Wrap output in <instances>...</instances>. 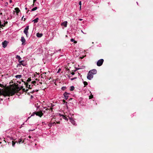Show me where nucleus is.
<instances>
[{
  "label": "nucleus",
  "instance_id": "de8ad7c7",
  "mask_svg": "<svg viewBox=\"0 0 153 153\" xmlns=\"http://www.w3.org/2000/svg\"><path fill=\"white\" fill-rule=\"evenodd\" d=\"M83 57H82V58H81V59H83Z\"/></svg>",
  "mask_w": 153,
  "mask_h": 153
},
{
  "label": "nucleus",
  "instance_id": "9b49d317",
  "mask_svg": "<svg viewBox=\"0 0 153 153\" xmlns=\"http://www.w3.org/2000/svg\"><path fill=\"white\" fill-rule=\"evenodd\" d=\"M8 42L6 40L2 42V46L4 48H5L7 45Z\"/></svg>",
  "mask_w": 153,
  "mask_h": 153
},
{
  "label": "nucleus",
  "instance_id": "09e8293b",
  "mask_svg": "<svg viewBox=\"0 0 153 153\" xmlns=\"http://www.w3.org/2000/svg\"><path fill=\"white\" fill-rule=\"evenodd\" d=\"M137 4H138V2H137Z\"/></svg>",
  "mask_w": 153,
  "mask_h": 153
},
{
  "label": "nucleus",
  "instance_id": "5701e85b",
  "mask_svg": "<svg viewBox=\"0 0 153 153\" xmlns=\"http://www.w3.org/2000/svg\"><path fill=\"white\" fill-rule=\"evenodd\" d=\"M37 7H35L31 9V11H33L36 10L37 9Z\"/></svg>",
  "mask_w": 153,
  "mask_h": 153
},
{
  "label": "nucleus",
  "instance_id": "cd10ccee",
  "mask_svg": "<svg viewBox=\"0 0 153 153\" xmlns=\"http://www.w3.org/2000/svg\"><path fill=\"white\" fill-rule=\"evenodd\" d=\"M79 5H80V9H81V1H79Z\"/></svg>",
  "mask_w": 153,
  "mask_h": 153
},
{
  "label": "nucleus",
  "instance_id": "393cba45",
  "mask_svg": "<svg viewBox=\"0 0 153 153\" xmlns=\"http://www.w3.org/2000/svg\"><path fill=\"white\" fill-rule=\"evenodd\" d=\"M48 125L50 128L52 126V123H49L48 124Z\"/></svg>",
  "mask_w": 153,
  "mask_h": 153
},
{
  "label": "nucleus",
  "instance_id": "ea45409f",
  "mask_svg": "<svg viewBox=\"0 0 153 153\" xmlns=\"http://www.w3.org/2000/svg\"><path fill=\"white\" fill-rule=\"evenodd\" d=\"M1 140V139H0V140ZM1 143H2L0 141V144H1Z\"/></svg>",
  "mask_w": 153,
  "mask_h": 153
},
{
  "label": "nucleus",
  "instance_id": "7ed1b4c3",
  "mask_svg": "<svg viewBox=\"0 0 153 153\" xmlns=\"http://www.w3.org/2000/svg\"><path fill=\"white\" fill-rule=\"evenodd\" d=\"M13 137L15 138L13 139L14 140V141H12V145L13 146H15V143H20V142H21L22 140V139L21 137L20 138H16V137L15 136H13Z\"/></svg>",
  "mask_w": 153,
  "mask_h": 153
},
{
  "label": "nucleus",
  "instance_id": "f704fd0d",
  "mask_svg": "<svg viewBox=\"0 0 153 153\" xmlns=\"http://www.w3.org/2000/svg\"><path fill=\"white\" fill-rule=\"evenodd\" d=\"M79 20L80 21H82V19H79Z\"/></svg>",
  "mask_w": 153,
  "mask_h": 153
},
{
  "label": "nucleus",
  "instance_id": "4c0bfd02",
  "mask_svg": "<svg viewBox=\"0 0 153 153\" xmlns=\"http://www.w3.org/2000/svg\"><path fill=\"white\" fill-rule=\"evenodd\" d=\"M56 123H58V124H59V123L60 122H59H59H56Z\"/></svg>",
  "mask_w": 153,
  "mask_h": 153
},
{
  "label": "nucleus",
  "instance_id": "6ab92c4d",
  "mask_svg": "<svg viewBox=\"0 0 153 153\" xmlns=\"http://www.w3.org/2000/svg\"><path fill=\"white\" fill-rule=\"evenodd\" d=\"M15 77L16 78L20 79L22 77V76L21 75H18L16 76Z\"/></svg>",
  "mask_w": 153,
  "mask_h": 153
},
{
  "label": "nucleus",
  "instance_id": "6e6552de",
  "mask_svg": "<svg viewBox=\"0 0 153 153\" xmlns=\"http://www.w3.org/2000/svg\"><path fill=\"white\" fill-rule=\"evenodd\" d=\"M104 60L103 59H101L99 60L97 62V65L98 66H101L103 64Z\"/></svg>",
  "mask_w": 153,
  "mask_h": 153
},
{
  "label": "nucleus",
  "instance_id": "a18cd8bd",
  "mask_svg": "<svg viewBox=\"0 0 153 153\" xmlns=\"http://www.w3.org/2000/svg\"><path fill=\"white\" fill-rule=\"evenodd\" d=\"M74 78V79H76V77H75V78Z\"/></svg>",
  "mask_w": 153,
  "mask_h": 153
},
{
  "label": "nucleus",
  "instance_id": "c756f323",
  "mask_svg": "<svg viewBox=\"0 0 153 153\" xmlns=\"http://www.w3.org/2000/svg\"><path fill=\"white\" fill-rule=\"evenodd\" d=\"M63 102H64V104H65L66 105L67 103V102L64 100H63Z\"/></svg>",
  "mask_w": 153,
  "mask_h": 153
},
{
  "label": "nucleus",
  "instance_id": "79ce46f5",
  "mask_svg": "<svg viewBox=\"0 0 153 153\" xmlns=\"http://www.w3.org/2000/svg\"><path fill=\"white\" fill-rule=\"evenodd\" d=\"M6 4H8V3L7 2H6Z\"/></svg>",
  "mask_w": 153,
  "mask_h": 153
},
{
  "label": "nucleus",
  "instance_id": "c85d7f7f",
  "mask_svg": "<svg viewBox=\"0 0 153 153\" xmlns=\"http://www.w3.org/2000/svg\"><path fill=\"white\" fill-rule=\"evenodd\" d=\"M93 95H91L89 96V98L90 99L92 98H93Z\"/></svg>",
  "mask_w": 153,
  "mask_h": 153
},
{
  "label": "nucleus",
  "instance_id": "7c9ffc66",
  "mask_svg": "<svg viewBox=\"0 0 153 153\" xmlns=\"http://www.w3.org/2000/svg\"><path fill=\"white\" fill-rule=\"evenodd\" d=\"M61 70V69L60 68H59V69L58 70V71H57V73H59V72Z\"/></svg>",
  "mask_w": 153,
  "mask_h": 153
},
{
  "label": "nucleus",
  "instance_id": "72a5a7b5",
  "mask_svg": "<svg viewBox=\"0 0 153 153\" xmlns=\"http://www.w3.org/2000/svg\"><path fill=\"white\" fill-rule=\"evenodd\" d=\"M9 2L10 3H11L12 2V0H9Z\"/></svg>",
  "mask_w": 153,
  "mask_h": 153
},
{
  "label": "nucleus",
  "instance_id": "aec40b11",
  "mask_svg": "<svg viewBox=\"0 0 153 153\" xmlns=\"http://www.w3.org/2000/svg\"><path fill=\"white\" fill-rule=\"evenodd\" d=\"M39 20V18H37L36 19H34L33 21V22H34V23H36L38 22V20Z\"/></svg>",
  "mask_w": 153,
  "mask_h": 153
},
{
  "label": "nucleus",
  "instance_id": "1a4fd4ad",
  "mask_svg": "<svg viewBox=\"0 0 153 153\" xmlns=\"http://www.w3.org/2000/svg\"><path fill=\"white\" fill-rule=\"evenodd\" d=\"M29 26H26L24 31V33L27 36L28 33V30L29 29Z\"/></svg>",
  "mask_w": 153,
  "mask_h": 153
},
{
  "label": "nucleus",
  "instance_id": "473e14b6",
  "mask_svg": "<svg viewBox=\"0 0 153 153\" xmlns=\"http://www.w3.org/2000/svg\"><path fill=\"white\" fill-rule=\"evenodd\" d=\"M31 80V79H28L27 80V82H30V81Z\"/></svg>",
  "mask_w": 153,
  "mask_h": 153
},
{
  "label": "nucleus",
  "instance_id": "20e7f679",
  "mask_svg": "<svg viewBox=\"0 0 153 153\" xmlns=\"http://www.w3.org/2000/svg\"><path fill=\"white\" fill-rule=\"evenodd\" d=\"M35 114L41 117L43 115V114L42 111L34 112L33 113L31 116H34Z\"/></svg>",
  "mask_w": 153,
  "mask_h": 153
},
{
  "label": "nucleus",
  "instance_id": "2eb2a0df",
  "mask_svg": "<svg viewBox=\"0 0 153 153\" xmlns=\"http://www.w3.org/2000/svg\"><path fill=\"white\" fill-rule=\"evenodd\" d=\"M21 40L22 42V44L24 43L25 42V39L24 37L23 36H22L21 37Z\"/></svg>",
  "mask_w": 153,
  "mask_h": 153
},
{
  "label": "nucleus",
  "instance_id": "49530a36",
  "mask_svg": "<svg viewBox=\"0 0 153 153\" xmlns=\"http://www.w3.org/2000/svg\"><path fill=\"white\" fill-rule=\"evenodd\" d=\"M44 123H44V122H43V123H43V124H44Z\"/></svg>",
  "mask_w": 153,
  "mask_h": 153
},
{
  "label": "nucleus",
  "instance_id": "e433bc0d",
  "mask_svg": "<svg viewBox=\"0 0 153 153\" xmlns=\"http://www.w3.org/2000/svg\"><path fill=\"white\" fill-rule=\"evenodd\" d=\"M74 79V78H73L71 79V80H73Z\"/></svg>",
  "mask_w": 153,
  "mask_h": 153
},
{
  "label": "nucleus",
  "instance_id": "4be33fe9",
  "mask_svg": "<svg viewBox=\"0 0 153 153\" xmlns=\"http://www.w3.org/2000/svg\"><path fill=\"white\" fill-rule=\"evenodd\" d=\"M71 42H74V43L75 44L76 43H77V42L76 41H75L74 39H71Z\"/></svg>",
  "mask_w": 153,
  "mask_h": 153
},
{
  "label": "nucleus",
  "instance_id": "dca6fc26",
  "mask_svg": "<svg viewBox=\"0 0 153 153\" xmlns=\"http://www.w3.org/2000/svg\"><path fill=\"white\" fill-rule=\"evenodd\" d=\"M26 86L27 88H28L29 89H31L32 88L33 86V85L31 84V85H29L28 84H27L26 85Z\"/></svg>",
  "mask_w": 153,
  "mask_h": 153
},
{
  "label": "nucleus",
  "instance_id": "c9c22d12",
  "mask_svg": "<svg viewBox=\"0 0 153 153\" xmlns=\"http://www.w3.org/2000/svg\"><path fill=\"white\" fill-rule=\"evenodd\" d=\"M36 1V0H33V3H34Z\"/></svg>",
  "mask_w": 153,
  "mask_h": 153
},
{
  "label": "nucleus",
  "instance_id": "8fccbe9b",
  "mask_svg": "<svg viewBox=\"0 0 153 153\" xmlns=\"http://www.w3.org/2000/svg\"><path fill=\"white\" fill-rule=\"evenodd\" d=\"M25 9L27 10V8H26Z\"/></svg>",
  "mask_w": 153,
  "mask_h": 153
},
{
  "label": "nucleus",
  "instance_id": "412c9836",
  "mask_svg": "<svg viewBox=\"0 0 153 153\" xmlns=\"http://www.w3.org/2000/svg\"><path fill=\"white\" fill-rule=\"evenodd\" d=\"M74 86H71L70 87V90L71 91H73L74 90Z\"/></svg>",
  "mask_w": 153,
  "mask_h": 153
},
{
  "label": "nucleus",
  "instance_id": "2f4dec72",
  "mask_svg": "<svg viewBox=\"0 0 153 153\" xmlns=\"http://www.w3.org/2000/svg\"><path fill=\"white\" fill-rule=\"evenodd\" d=\"M52 123V126L54 125V124H56V123L55 122L52 123Z\"/></svg>",
  "mask_w": 153,
  "mask_h": 153
},
{
  "label": "nucleus",
  "instance_id": "a211bd4d",
  "mask_svg": "<svg viewBox=\"0 0 153 153\" xmlns=\"http://www.w3.org/2000/svg\"><path fill=\"white\" fill-rule=\"evenodd\" d=\"M15 10L16 11V12L17 13H19V12L20 11V10H19V9L18 7H16L15 8Z\"/></svg>",
  "mask_w": 153,
  "mask_h": 153
},
{
  "label": "nucleus",
  "instance_id": "f3484780",
  "mask_svg": "<svg viewBox=\"0 0 153 153\" xmlns=\"http://www.w3.org/2000/svg\"><path fill=\"white\" fill-rule=\"evenodd\" d=\"M16 58L18 59V62H19L20 61V60L21 59V57L19 55H17L16 56Z\"/></svg>",
  "mask_w": 153,
  "mask_h": 153
},
{
  "label": "nucleus",
  "instance_id": "ddd939ff",
  "mask_svg": "<svg viewBox=\"0 0 153 153\" xmlns=\"http://www.w3.org/2000/svg\"><path fill=\"white\" fill-rule=\"evenodd\" d=\"M67 21H65L61 24V25L64 26L65 27H66L67 25Z\"/></svg>",
  "mask_w": 153,
  "mask_h": 153
},
{
  "label": "nucleus",
  "instance_id": "a878e982",
  "mask_svg": "<svg viewBox=\"0 0 153 153\" xmlns=\"http://www.w3.org/2000/svg\"><path fill=\"white\" fill-rule=\"evenodd\" d=\"M83 84L85 86H86L88 85L87 82L85 81H84L83 82Z\"/></svg>",
  "mask_w": 153,
  "mask_h": 153
},
{
  "label": "nucleus",
  "instance_id": "58836bf2",
  "mask_svg": "<svg viewBox=\"0 0 153 153\" xmlns=\"http://www.w3.org/2000/svg\"><path fill=\"white\" fill-rule=\"evenodd\" d=\"M24 17V16H23V17H22V20H23Z\"/></svg>",
  "mask_w": 153,
  "mask_h": 153
},
{
  "label": "nucleus",
  "instance_id": "f257e3e1",
  "mask_svg": "<svg viewBox=\"0 0 153 153\" xmlns=\"http://www.w3.org/2000/svg\"><path fill=\"white\" fill-rule=\"evenodd\" d=\"M97 73V71L95 69L90 71L87 74V78L89 80H91L93 77V75L96 74Z\"/></svg>",
  "mask_w": 153,
  "mask_h": 153
},
{
  "label": "nucleus",
  "instance_id": "37998d69",
  "mask_svg": "<svg viewBox=\"0 0 153 153\" xmlns=\"http://www.w3.org/2000/svg\"><path fill=\"white\" fill-rule=\"evenodd\" d=\"M24 123H23V124L22 125H22H24Z\"/></svg>",
  "mask_w": 153,
  "mask_h": 153
},
{
  "label": "nucleus",
  "instance_id": "4468645a",
  "mask_svg": "<svg viewBox=\"0 0 153 153\" xmlns=\"http://www.w3.org/2000/svg\"><path fill=\"white\" fill-rule=\"evenodd\" d=\"M43 35V34L42 33H37L36 34V36L39 38L41 37Z\"/></svg>",
  "mask_w": 153,
  "mask_h": 153
},
{
  "label": "nucleus",
  "instance_id": "39448f33",
  "mask_svg": "<svg viewBox=\"0 0 153 153\" xmlns=\"http://www.w3.org/2000/svg\"><path fill=\"white\" fill-rule=\"evenodd\" d=\"M13 136H15L16 137V138H19L20 137V135L19 132L18 131L14 133V135H13V136H12V138L13 139H14L15 138L13 137Z\"/></svg>",
  "mask_w": 153,
  "mask_h": 153
},
{
  "label": "nucleus",
  "instance_id": "bb28decb",
  "mask_svg": "<svg viewBox=\"0 0 153 153\" xmlns=\"http://www.w3.org/2000/svg\"><path fill=\"white\" fill-rule=\"evenodd\" d=\"M36 83V81H33L31 83V84H32L33 85H35V84Z\"/></svg>",
  "mask_w": 153,
  "mask_h": 153
},
{
  "label": "nucleus",
  "instance_id": "9d476101",
  "mask_svg": "<svg viewBox=\"0 0 153 153\" xmlns=\"http://www.w3.org/2000/svg\"><path fill=\"white\" fill-rule=\"evenodd\" d=\"M70 95V94L68 93H67L66 92H65L63 94V95L65 97V99L66 100H67Z\"/></svg>",
  "mask_w": 153,
  "mask_h": 153
},
{
  "label": "nucleus",
  "instance_id": "b1692460",
  "mask_svg": "<svg viewBox=\"0 0 153 153\" xmlns=\"http://www.w3.org/2000/svg\"><path fill=\"white\" fill-rule=\"evenodd\" d=\"M66 88V87L65 86H63L61 88V89L62 90L64 91L65 90Z\"/></svg>",
  "mask_w": 153,
  "mask_h": 153
},
{
  "label": "nucleus",
  "instance_id": "3c124183",
  "mask_svg": "<svg viewBox=\"0 0 153 153\" xmlns=\"http://www.w3.org/2000/svg\"><path fill=\"white\" fill-rule=\"evenodd\" d=\"M1 1H3V0H1Z\"/></svg>",
  "mask_w": 153,
  "mask_h": 153
},
{
  "label": "nucleus",
  "instance_id": "a19ab883",
  "mask_svg": "<svg viewBox=\"0 0 153 153\" xmlns=\"http://www.w3.org/2000/svg\"><path fill=\"white\" fill-rule=\"evenodd\" d=\"M26 19V18H24V21Z\"/></svg>",
  "mask_w": 153,
  "mask_h": 153
},
{
  "label": "nucleus",
  "instance_id": "423d86ee",
  "mask_svg": "<svg viewBox=\"0 0 153 153\" xmlns=\"http://www.w3.org/2000/svg\"><path fill=\"white\" fill-rule=\"evenodd\" d=\"M19 64H18L17 67H20L21 65H22L23 66H25L26 65V62L24 60L20 61L19 62Z\"/></svg>",
  "mask_w": 153,
  "mask_h": 153
},
{
  "label": "nucleus",
  "instance_id": "c03bdc74",
  "mask_svg": "<svg viewBox=\"0 0 153 153\" xmlns=\"http://www.w3.org/2000/svg\"><path fill=\"white\" fill-rule=\"evenodd\" d=\"M60 51V50H58V51Z\"/></svg>",
  "mask_w": 153,
  "mask_h": 153
},
{
  "label": "nucleus",
  "instance_id": "f8f14e48",
  "mask_svg": "<svg viewBox=\"0 0 153 153\" xmlns=\"http://www.w3.org/2000/svg\"><path fill=\"white\" fill-rule=\"evenodd\" d=\"M59 115L60 116H62L63 119H64L68 121V118L66 117V115H63L61 114H59Z\"/></svg>",
  "mask_w": 153,
  "mask_h": 153
},
{
  "label": "nucleus",
  "instance_id": "f03ea898",
  "mask_svg": "<svg viewBox=\"0 0 153 153\" xmlns=\"http://www.w3.org/2000/svg\"><path fill=\"white\" fill-rule=\"evenodd\" d=\"M15 93L16 90L14 89H13L4 93L3 95L5 97L7 96H11L14 95Z\"/></svg>",
  "mask_w": 153,
  "mask_h": 153
},
{
  "label": "nucleus",
  "instance_id": "0eeeda50",
  "mask_svg": "<svg viewBox=\"0 0 153 153\" xmlns=\"http://www.w3.org/2000/svg\"><path fill=\"white\" fill-rule=\"evenodd\" d=\"M68 118L70 120V122L72 124H73L74 125H76V124L75 123V121L73 119L72 117H70L69 115L68 116Z\"/></svg>",
  "mask_w": 153,
  "mask_h": 153
}]
</instances>
